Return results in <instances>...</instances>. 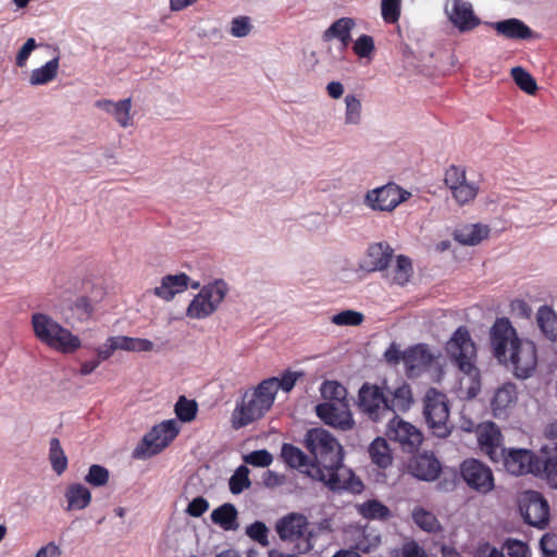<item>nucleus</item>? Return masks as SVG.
<instances>
[{"label":"nucleus","mask_w":557,"mask_h":557,"mask_svg":"<svg viewBox=\"0 0 557 557\" xmlns=\"http://www.w3.org/2000/svg\"><path fill=\"white\" fill-rule=\"evenodd\" d=\"M304 446L311 461L304 472L312 480L322 482L331 491L346 490L360 493L363 490L362 481L351 469L344 466L343 446L327 430L323 428L308 430Z\"/></svg>","instance_id":"1"},{"label":"nucleus","mask_w":557,"mask_h":557,"mask_svg":"<svg viewBox=\"0 0 557 557\" xmlns=\"http://www.w3.org/2000/svg\"><path fill=\"white\" fill-rule=\"evenodd\" d=\"M491 345L496 359L511 366L513 374L519 379L531 376L537 366L535 344L520 339L517 332L506 318H499L491 329Z\"/></svg>","instance_id":"2"},{"label":"nucleus","mask_w":557,"mask_h":557,"mask_svg":"<svg viewBox=\"0 0 557 557\" xmlns=\"http://www.w3.org/2000/svg\"><path fill=\"white\" fill-rule=\"evenodd\" d=\"M413 404V393L407 382L391 389L385 384L380 386L364 382L358 392L357 408L373 422L389 419L397 412L408 411Z\"/></svg>","instance_id":"3"},{"label":"nucleus","mask_w":557,"mask_h":557,"mask_svg":"<svg viewBox=\"0 0 557 557\" xmlns=\"http://www.w3.org/2000/svg\"><path fill=\"white\" fill-rule=\"evenodd\" d=\"M32 325L35 336L49 347L63 354L74 352L81 347V339L45 313H34Z\"/></svg>","instance_id":"4"},{"label":"nucleus","mask_w":557,"mask_h":557,"mask_svg":"<svg viewBox=\"0 0 557 557\" xmlns=\"http://www.w3.org/2000/svg\"><path fill=\"white\" fill-rule=\"evenodd\" d=\"M272 386V381L263 380L251 394H245L242 405L234 411L233 424L236 429L259 420L271 409L275 400Z\"/></svg>","instance_id":"5"},{"label":"nucleus","mask_w":557,"mask_h":557,"mask_svg":"<svg viewBox=\"0 0 557 557\" xmlns=\"http://www.w3.org/2000/svg\"><path fill=\"white\" fill-rule=\"evenodd\" d=\"M423 416L434 436L446 438L450 435L448 400L444 393L433 387L425 393Z\"/></svg>","instance_id":"6"},{"label":"nucleus","mask_w":557,"mask_h":557,"mask_svg":"<svg viewBox=\"0 0 557 557\" xmlns=\"http://www.w3.org/2000/svg\"><path fill=\"white\" fill-rule=\"evenodd\" d=\"M446 351L460 371L473 380L479 377V370L474 366L476 356L475 344L466 326H459L454 332L446 344Z\"/></svg>","instance_id":"7"},{"label":"nucleus","mask_w":557,"mask_h":557,"mask_svg":"<svg viewBox=\"0 0 557 557\" xmlns=\"http://www.w3.org/2000/svg\"><path fill=\"white\" fill-rule=\"evenodd\" d=\"M175 420H165L154 425L134 449L133 457L143 459L161 453L177 436Z\"/></svg>","instance_id":"8"},{"label":"nucleus","mask_w":557,"mask_h":557,"mask_svg":"<svg viewBox=\"0 0 557 557\" xmlns=\"http://www.w3.org/2000/svg\"><path fill=\"white\" fill-rule=\"evenodd\" d=\"M309 522L305 515L290 512L277 520L275 530L282 541L296 542V548L300 554H307L313 548L311 543L312 532L309 531Z\"/></svg>","instance_id":"9"},{"label":"nucleus","mask_w":557,"mask_h":557,"mask_svg":"<svg viewBox=\"0 0 557 557\" xmlns=\"http://www.w3.org/2000/svg\"><path fill=\"white\" fill-rule=\"evenodd\" d=\"M227 292L225 281H212L203 286L189 304L186 314L191 319L211 315L224 299Z\"/></svg>","instance_id":"10"},{"label":"nucleus","mask_w":557,"mask_h":557,"mask_svg":"<svg viewBox=\"0 0 557 557\" xmlns=\"http://www.w3.org/2000/svg\"><path fill=\"white\" fill-rule=\"evenodd\" d=\"M410 197V193L394 183L368 190L363 205L373 211H393Z\"/></svg>","instance_id":"11"},{"label":"nucleus","mask_w":557,"mask_h":557,"mask_svg":"<svg viewBox=\"0 0 557 557\" xmlns=\"http://www.w3.org/2000/svg\"><path fill=\"white\" fill-rule=\"evenodd\" d=\"M499 462L504 469L516 476L542 472V460L530 449L506 448Z\"/></svg>","instance_id":"12"},{"label":"nucleus","mask_w":557,"mask_h":557,"mask_svg":"<svg viewBox=\"0 0 557 557\" xmlns=\"http://www.w3.org/2000/svg\"><path fill=\"white\" fill-rule=\"evenodd\" d=\"M386 435L391 441L398 443L403 450L408 453L418 450L423 442L421 431L396 414L389 418Z\"/></svg>","instance_id":"13"},{"label":"nucleus","mask_w":557,"mask_h":557,"mask_svg":"<svg viewBox=\"0 0 557 557\" xmlns=\"http://www.w3.org/2000/svg\"><path fill=\"white\" fill-rule=\"evenodd\" d=\"M460 473L468 486L479 493L485 494L494 488L491 468L478 459L469 458L462 461Z\"/></svg>","instance_id":"14"},{"label":"nucleus","mask_w":557,"mask_h":557,"mask_svg":"<svg viewBox=\"0 0 557 557\" xmlns=\"http://www.w3.org/2000/svg\"><path fill=\"white\" fill-rule=\"evenodd\" d=\"M520 509L528 524L539 529L547 527L549 522V505L540 492H525Z\"/></svg>","instance_id":"15"},{"label":"nucleus","mask_w":557,"mask_h":557,"mask_svg":"<svg viewBox=\"0 0 557 557\" xmlns=\"http://www.w3.org/2000/svg\"><path fill=\"white\" fill-rule=\"evenodd\" d=\"M445 14L461 33L470 32L481 24L474 14L472 3L467 0H446Z\"/></svg>","instance_id":"16"},{"label":"nucleus","mask_w":557,"mask_h":557,"mask_svg":"<svg viewBox=\"0 0 557 557\" xmlns=\"http://www.w3.org/2000/svg\"><path fill=\"white\" fill-rule=\"evenodd\" d=\"M394 257V249L387 242H376L368 245L360 259L359 267L367 273L386 270Z\"/></svg>","instance_id":"17"},{"label":"nucleus","mask_w":557,"mask_h":557,"mask_svg":"<svg viewBox=\"0 0 557 557\" xmlns=\"http://www.w3.org/2000/svg\"><path fill=\"white\" fill-rule=\"evenodd\" d=\"M317 416L327 425L347 431L355 425L352 414L346 403H322L315 407Z\"/></svg>","instance_id":"18"},{"label":"nucleus","mask_w":557,"mask_h":557,"mask_svg":"<svg viewBox=\"0 0 557 557\" xmlns=\"http://www.w3.org/2000/svg\"><path fill=\"white\" fill-rule=\"evenodd\" d=\"M478 444L480 449L491 461L498 463L506 449L503 447V434L494 422L480 424L476 430Z\"/></svg>","instance_id":"19"},{"label":"nucleus","mask_w":557,"mask_h":557,"mask_svg":"<svg viewBox=\"0 0 557 557\" xmlns=\"http://www.w3.org/2000/svg\"><path fill=\"white\" fill-rule=\"evenodd\" d=\"M403 362L406 373L412 377L426 370L433 362V355L424 344H418L404 350Z\"/></svg>","instance_id":"20"},{"label":"nucleus","mask_w":557,"mask_h":557,"mask_svg":"<svg viewBox=\"0 0 557 557\" xmlns=\"http://www.w3.org/2000/svg\"><path fill=\"white\" fill-rule=\"evenodd\" d=\"M410 473L422 481H434L442 472V465L433 454H420L409 465Z\"/></svg>","instance_id":"21"},{"label":"nucleus","mask_w":557,"mask_h":557,"mask_svg":"<svg viewBox=\"0 0 557 557\" xmlns=\"http://www.w3.org/2000/svg\"><path fill=\"white\" fill-rule=\"evenodd\" d=\"M518 400L517 386L513 383H505L499 386L491 400V408L495 418H506L508 410Z\"/></svg>","instance_id":"22"},{"label":"nucleus","mask_w":557,"mask_h":557,"mask_svg":"<svg viewBox=\"0 0 557 557\" xmlns=\"http://www.w3.org/2000/svg\"><path fill=\"white\" fill-rule=\"evenodd\" d=\"M95 106L112 115L115 122L123 128L133 125V117L131 115L132 100L126 98L119 101L109 99H101L95 102Z\"/></svg>","instance_id":"23"},{"label":"nucleus","mask_w":557,"mask_h":557,"mask_svg":"<svg viewBox=\"0 0 557 557\" xmlns=\"http://www.w3.org/2000/svg\"><path fill=\"white\" fill-rule=\"evenodd\" d=\"M490 26L495 29L497 35L507 39L524 40L532 37V29L521 20L511 17L498 22L490 23Z\"/></svg>","instance_id":"24"},{"label":"nucleus","mask_w":557,"mask_h":557,"mask_svg":"<svg viewBox=\"0 0 557 557\" xmlns=\"http://www.w3.org/2000/svg\"><path fill=\"white\" fill-rule=\"evenodd\" d=\"M356 27V21L352 17H341L334 21L322 35L324 41L338 40L341 49L345 50L351 42V30Z\"/></svg>","instance_id":"25"},{"label":"nucleus","mask_w":557,"mask_h":557,"mask_svg":"<svg viewBox=\"0 0 557 557\" xmlns=\"http://www.w3.org/2000/svg\"><path fill=\"white\" fill-rule=\"evenodd\" d=\"M490 228L483 224H469L465 225L454 233V238L461 245L475 246L483 239L487 238Z\"/></svg>","instance_id":"26"},{"label":"nucleus","mask_w":557,"mask_h":557,"mask_svg":"<svg viewBox=\"0 0 557 557\" xmlns=\"http://www.w3.org/2000/svg\"><path fill=\"white\" fill-rule=\"evenodd\" d=\"M238 511L231 503H225L211 512V520L220 525L224 531H235L238 529Z\"/></svg>","instance_id":"27"},{"label":"nucleus","mask_w":557,"mask_h":557,"mask_svg":"<svg viewBox=\"0 0 557 557\" xmlns=\"http://www.w3.org/2000/svg\"><path fill=\"white\" fill-rule=\"evenodd\" d=\"M67 510H83L91 503L90 491L81 483L70 484L65 491Z\"/></svg>","instance_id":"28"},{"label":"nucleus","mask_w":557,"mask_h":557,"mask_svg":"<svg viewBox=\"0 0 557 557\" xmlns=\"http://www.w3.org/2000/svg\"><path fill=\"white\" fill-rule=\"evenodd\" d=\"M381 544V534L373 528L364 527L358 529L355 536L354 548L357 552L369 554L375 550Z\"/></svg>","instance_id":"29"},{"label":"nucleus","mask_w":557,"mask_h":557,"mask_svg":"<svg viewBox=\"0 0 557 557\" xmlns=\"http://www.w3.org/2000/svg\"><path fill=\"white\" fill-rule=\"evenodd\" d=\"M281 458L289 468L298 470L305 469L306 471L311 463L308 455L297 446L289 443H284L282 445Z\"/></svg>","instance_id":"30"},{"label":"nucleus","mask_w":557,"mask_h":557,"mask_svg":"<svg viewBox=\"0 0 557 557\" xmlns=\"http://www.w3.org/2000/svg\"><path fill=\"white\" fill-rule=\"evenodd\" d=\"M59 66V57H55L42 66L34 69L29 76V84L32 86H40L52 82L58 75Z\"/></svg>","instance_id":"31"},{"label":"nucleus","mask_w":557,"mask_h":557,"mask_svg":"<svg viewBox=\"0 0 557 557\" xmlns=\"http://www.w3.org/2000/svg\"><path fill=\"white\" fill-rule=\"evenodd\" d=\"M369 455L373 463L385 469L392 465L391 448L386 440L382 437L375 438L369 446Z\"/></svg>","instance_id":"32"},{"label":"nucleus","mask_w":557,"mask_h":557,"mask_svg":"<svg viewBox=\"0 0 557 557\" xmlns=\"http://www.w3.org/2000/svg\"><path fill=\"white\" fill-rule=\"evenodd\" d=\"M344 125L359 126L362 123V103L355 94H347L344 98Z\"/></svg>","instance_id":"33"},{"label":"nucleus","mask_w":557,"mask_h":557,"mask_svg":"<svg viewBox=\"0 0 557 557\" xmlns=\"http://www.w3.org/2000/svg\"><path fill=\"white\" fill-rule=\"evenodd\" d=\"M358 512L369 520L386 521L392 517V512L387 506L377 499H369L358 507Z\"/></svg>","instance_id":"34"},{"label":"nucleus","mask_w":557,"mask_h":557,"mask_svg":"<svg viewBox=\"0 0 557 557\" xmlns=\"http://www.w3.org/2000/svg\"><path fill=\"white\" fill-rule=\"evenodd\" d=\"M536 322L547 338L555 339L557 337V315L549 307L542 306L539 309Z\"/></svg>","instance_id":"35"},{"label":"nucleus","mask_w":557,"mask_h":557,"mask_svg":"<svg viewBox=\"0 0 557 557\" xmlns=\"http://www.w3.org/2000/svg\"><path fill=\"white\" fill-rule=\"evenodd\" d=\"M412 520L421 530L429 533H436L442 529L435 515L422 507L412 510Z\"/></svg>","instance_id":"36"},{"label":"nucleus","mask_w":557,"mask_h":557,"mask_svg":"<svg viewBox=\"0 0 557 557\" xmlns=\"http://www.w3.org/2000/svg\"><path fill=\"white\" fill-rule=\"evenodd\" d=\"M49 444V460L51 467L57 474L61 475L67 468V458L61 447L59 438H51Z\"/></svg>","instance_id":"37"},{"label":"nucleus","mask_w":557,"mask_h":557,"mask_svg":"<svg viewBox=\"0 0 557 557\" xmlns=\"http://www.w3.org/2000/svg\"><path fill=\"white\" fill-rule=\"evenodd\" d=\"M544 453L545 459L542 460V471L548 484L557 488V444L549 449H545Z\"/></svg>","instance_id":"38"},{"label":"nucleus","mask_w":557,"mask_h":557,"mask_svg":"<svg viewBox=\"0 0 557 557\" xmlns=\"http://www.w3.org/2000/svg\"><path fill=\"white\" fill-rule=\"evenodd\" d=\"M189 281H161V285L154 287L156 296L163 300H171L176 294L183 293L188 288Z\"/></svg>","instance_id":"39"},{"label":"nucleus","mask_w":557,"mask_h":557,"mask_svg":"<svg viewBox=\"0 0 557 557\" xmlns=\"http://www.w3.org/2000/svg\"><path fill=\"white\" fill-rule=\"evenodd\" d=\"M117 347L120 350L125 351H151L154 348V344L147 338L129 337V336H117Z\"/></svg>","instance_id":"40"},{"label":"nucleus","mask_w":557,"mask_h":557,"mask_svg":"<svg viewBox=\"0 0 557 557\" xmlns=\"http://www.w3.org/2000/svg\"><path fill=\"white\" fill-rule=\"evenodd\" d=\"M511 77L518 87L528 95H534L537 91V84L533 76L521 66L511 69Z\"/></svg>","instance_id":"41"},{"label":"nucleus","mask_w":557,"mask_h":557,"mask_svg":"<svg viewBox=\"0 0 557 557\" xmlns=\"http://www.w3.org/2000/svg\"><path fill=\"white\" fill-rule=\"evenodd\" d=\"M175 414L182 422H190L196 418L198 406L195 400L180 396L175 404Z\"/></svg>","instance_id":"42"},{"label":"nucleus","mask_w":557,"mask_h":557,"mask_svg":"<svg viewBox=\"0 0 557 557\" xmlns=\"http://www.w3.org/2000/svg\"><path fill=\"white\" fill-rule=\"evenodd\" d=\"M250 485L249 469L246 466H239L228 481L230 491L237 495Z\"/></svg>","instance_id":"43"},{"label":"nucleus","mask_w":557,"mask_h":557,"mask_svg":"<svg viewBox=\"0 0 557 557\" xmlns=\"http://www.w3.org/2000/svg\"><path fill=\"white\" fill-rule=\"evenodd\" d=\"M109 478L110 473L106 467L91 465L88 469V473L85 475V481L94 487H101L108 484Z\"/></svg>","instance_id":"44"},{"label":"nucleus","mask_w":557,"mask_h":557,"mask_svg":"<svg viewBox=\"0 0 557 557\" xmlns=\"http://www.w3.org/2000/svg\"><path fill=\"white\" fill-rule=\"evenodd\" d=\"M375 50L374 39L370 35L359 36L352 46V51L360 59H370Z\"/></svg>","instance_id":"45"},{"label":"nucleus","mask_w":557,"mask_h":557,"mask_svg":"<svg viewBox=\"0 0 557 557\" xmlns=\"http://www.w3.org/2000/svg\"><path fill=\"white\" fill-rule=\"evenodd\" d=\"M478 190L479 187L476 184L465 181L458 187H455V189L451 190V193L459 205H465L472 201L475 198Z\"/></svg>","instance_id":"46"},{"label":"nucleus","mask_w":557,"mask_h":557,"mask_svg":"<svg viewBox=\"0 0 557 557\" xmlns=\"http://www.w3.org/2000/svg\"><path fill=\"white\" fill-rule=\"evenodd\" d=\"M401 11V0H381V15L384 22H398Z\"/></svg>","instance_id":"47"},{"label":"nucleus","mask_w":557,"mask_h":557,"mask_svg":"<svg viewBox=\"0 0 557 557\" xmlns=\"http://www.w3.org/2000/svg\"><path fill=\"white\" fill-rule=\"evenodd\" d=\"M299 374L292 371H285L282 376L278 377H269L264 381H272L273 383V395L276 396L278 389H283L284 392H290L298 379Z\"/></svg>","instance_id":"48"},{"label":"nucleus","mask_w":557,"mask_h":557,"mask_svg":"<svg viewBox=\"0 0 557 557\" xmlns=\"http://www.w3.org/2000/svg\"><path fill=\"white\" fill-rule=\"evenodd\" d=\"M252 30L249 16H236L230 23V34L235 38L247 37Z\"/></svg>","instance_id":"49"},{"label":"nucleus","mask_w":557,"mask_h":557,"mask_svg":"<svg viewBox=\"0 0 557 557\" xmlns=\"http://www.w3.org/2000/svg\"><path fill=\"white\" fill-rule=\"evenodd\" d=\"M321 393L324 398L335 400L334 403H345L347 391L342 384L327 381L322 384Z\"/></svg>","instance_id":"50"},{"label":"nucleus","mask_w":557,"mask_h":557,"mask_svg":"<svg viewBox=\"0 0 557 557\" xmlns=\"http://www.w3.org/2000/svg\"><path fill=\"white\" fill-rule=\"evenodd\" d=\"M246 534L261 546L269 545V529L262 521H255L246 528Z\"/></svg>","instance_id":"51"},{"label":"nucleus","mask_w":557,"mask_h":557,"mask_svg":"<svg viewBox=\"0 0 557 557\" xmlns=\"http://www.w3.org/2000/svg\"><path fill=\"white\" fill-rule=\"evenodd\" d=\"M332 322L336 325L357 326L363 322V314L354 310H344L337 314H334Z\"/></svg>","instance_id":"52"},{"label":"nucleus","mask_w":557,"mask_h":557,"mask_svg":"<svg viewBox=\"0 0 557 557\" xmlns=\"http://www.w3.org/2000/svg\"><path fill=\"white\" fill-rule=\"evenodd\" d=\"M244 461L253 467H269L273 461V456L267 449L251 451L244 456Z\"/></svg>","instance_id":"53"},{"label":"nucleus","mask_w":557,"mask_h":557,"mask_svg":"<svg viewBox=\"0 0 557 557\" xmlns=\"http://www.w3.org/2000/svg\"><path fill=\"white\" fill-rule=\"evenodd\" d=\"M394 272L403 278H410L413 275V263L411 258L406 255H397L395 257Z\"/></svg>","instance_id":"54"},{"label":"nucleus","mask_w":557,"mask_h":557,"mask_svg":"<svg viewBox=\"0 0 557 557\" xmlns=\"http://www.w3.org/2000/svg\"><path fill=\"white\" fill-rule=\"evenodd\" d=\"M394 557H428V555L416 541H408L395 550Z\"/></svg>","instance_id":"55"},{"label":"nucleus","mask_w":557,"mask_h":557,"mask_svg":"<svg viewBox=\"0 0 557 557\" xmlns=\"http://www.w3.org/2000/svg\"><path fill=\"white\" fill-rule=\"evenodd\" d=\"M465 181H467L466 172L462 169L454 165L447 169L445 173V184L450 190H454L455 187H458Z\"/></svg>","instance_id":"56"},{"label":"nucleus","mask_w":557,"mask_h":557,"mask_svg":"<svg viewBox=\"0 0 557 557\" xmlns=\"http://www.w3.org/2000/svg\"><path fill=\"white\" fill-rule=\"evenodd\" d=\"M508 557H530L529 546L518 540H508L505 544Z\"/></svg>","instance_id":"57"},{"label":"nucleus","mask_w":557,"mask_h":557,"mask_svg":"<svg viewBox=\"0 0 557 557\" xmlns=\"http://www.w3.org/2000/svg\"><path fill=\"white\" fill-rule=\"evenodd\" d=\"M209 509V502L202 497L198 496L194 498L186 508V513L190 517H201Z\"/></svg>","instance_id":"58"},{"label":"nucleus","mask_w":557,"mask_h":557,"mask_svg":"<svg viewBox=\"0 0 557 557\" xmlns=\"http://www.w3.org/2000/svg\"><path fill=\"white\" fill-rule=\"evenodd\" d=\"M117 336H110L106 344L102 347L97 349L98 359L101 361L108 360L115 350L120 349L117 347Z\"/></svg>","instance_id":"59"},{"label":"nucleus","mask_w":557,"mask_h":557,"mask_svg":"<svg viewBox=\"0 0 557 557\" xmlns=\"http://www.w3.org/2000/svg\"><path fill=\"white\" fill-rule=\"evenodd\" d=\"M36 41L34 38H28L25 44L20 49L16 55V65L22 67L26 64V61L32 53V51L36 48Z\"/></svg>","instance_id":"60"},{"label":"nucleus","mask_w":557,"mask_h":557,"mask_svg":"<svg viewBox=\"0 0 557 557\" xmlns=\"http://www.w3.org/2000/svg\"><path fill=\"white\" fill-rule=\"evenodd\" d=\"M404 351L399 350L396 343H392L384 352V359L388 364L396 366L403 361Z\"/></svg>","instance_id":"61"},{"label":"nucleus","mask_w":557,"mask_h":557,"mask_svg":"<svg viewBox=\"0 0 557 557\" xmlns=\"http://www.w3.org/2000/svg\"><path fill=\"white\" fill-rule=\"evenodd\" d=\"M61 555V550L59 546L54 543H49L46 546H42L36 554V557H59Z\"/></svg>","instance_id":"62"},{"label":"nucleus","mask_w":557,"mask_h":557,"mask_svg":"<svg viewBox=\"0 0 557 557\" xmlns=\"http://www.w3.org/2000/svg\"><path fill=\"white\" fill-rule=\"evenodd\" d=\"M344 85L341 82H330L326 91L332 99H339L344 94Z\"/></svg>","instance_id":"63"},{"label":"nucleus","mask_w":557,"mask_h":557,"mask_svg":"<svg viewBox=\"0 0 557 557\" xmlns=\"http://www.w3.org/2000/svg\"><path fill=\"white\" fill-rule=\"evenodd\" d=\"M475 557H505L504 553L498 550L497 548L486 544L482 546Z\"/></svg>","instance_id":"64"}]
</instances>
